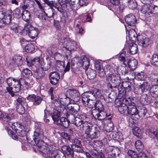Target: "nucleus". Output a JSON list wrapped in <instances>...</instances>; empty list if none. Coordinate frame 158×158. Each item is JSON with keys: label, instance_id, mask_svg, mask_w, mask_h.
<instances>
[{"label": "nucleus", "instance_id": "nucleus-1", "mask_svg": "<svg viewBox=\"0 0 158 158\" xmlns=\"http://www.w3.org/2000/svg\"><path fill=\"white\" fill-rule=\"evenodd\" d=\"M44 138L42 130L37 128L34 132L33 140L29 142L33 145L38 146L39 150L47 155L46 158H61V155L59 153L54 143L50 142L46 143L45 145H40Z\"/></svg>", "mask_w": 158, "mask_h": 158}, {"label": "nucleus", "instance_id": "nucleus-2", "mask_svg": "<svg viewBox=\"0 0 158 158\" xmlns=\"http://www.w3.org/2000/svg\"><path fill=\"white\" fill-rule=\"evenodd\" d=\"M87 128L85 129V134L86 137L87 139V143H89L90 140L98 138L100 136V131L98 128L93 126L90 123L87 125Z\"/></svg>", "mask_w": 158, "mask_h": 158}, {"label": "nucleus", "instance_id": "nucleus-3", "mask_svg": "<svg viewBox=\"0 0 158 158\" xmlns=\"http://www.w3.org/2000/svg\"><path fill=\"white\" fill-rule=\"evenodd\" d=\"M67 118L72 123H74V124L77 127L80 126L82 125L83 127H87L90 123L88 122V118L85 116H82L81 118L75 117L74 115L72 114L69 115Z\"/></svg>", "mask_w": 158, "mask_h": 158}, {"label": "nucleus", "instance_id": "nucleus-4", "mask_svg": "<svg viewBox=\"0 0 158 158\" xmlns=\"http://www.w3.org/2000/svg\"><path fill=\"white\" fill-rule=\"evenodd\" d=\"M22 31L23 34H28L29 36L32 39L35 38L38 34V29L32 27L31 25L29 23L25 24Z\"/></svg>", "mask_w": 158, "mask_h": 158}, {"label": "nucleus", "instance_id": "nucleus-5", "mask_svg": "<svg viewBox=\"0 0 158 158\" xmlns=\"http://www.w3.org/2000/svg\"><path fill=\"white\" fill-rule=\"evenodd\" d=\"M121 79L119 75L116 73H109L106 76V80L114 85V87H117L120 85L121 83Z\"/></svg>", "mask_w": 158, "mask_h": 158}, {"label": "nucleus", "instance_id": "nucleus-6", "mask_svg": "<svg viewBox=\"0 0 158 158\" xmlns=\"http://www.w3.org/2000/svg\"><path fill=\"white\" fill-rule=\"evenodd\" d=\"M150 84L148 82L144 81L142 84H141L134 89L135 93L137 94H143L145 90H147L150 87Z\"/></svg>", "mask_w": 158, "mask_h": 158}, {"label": "nucleus", "instance_id": "nucleus-7", "mask_svg": "<svg viewBox=\"0 0 158 158\" xmlns=\"http://www.w3.org/2000/svg\"><path fill=\"white\" fill-rule=\"evenodd\" d=\"M13 118L10 117L9 116H6L5 118V120H6V122L8 123L9 125L11 126L12 128L15 130L16 132L20 130V129H23V127L20 123H12L9 122V120Z\"/></svg>", "mask_w": 158, "mask_h": 158}, {"label": "nucleus", "instance_id": "nucleus-8", "mask_svg": "<svg viewBox=\"0 0 158 158\" xmlns=\"http://www.w3.org/2000/svg\"><path fill=\"white\" fill-rule=\"evenodd\" d=\"M22 64L21 56H15L10 60L9 65L11 68H14L21 66Z\"/></svg>", "mask_w": 158, "mask_h": 158}, {"label": "nucleus", "instance_id": "nucleus-9", "mask_svg": "<svg viewBox=\"0 0 158 158\" xmlns=\"http://www.w3.org/2000/svg\"><path fill=\"white\" fill-rule=\"evenodd\" d=\"M156 9H158L156 6L154 7L149 5V4H146L143 6L140 9L141 12L144 14L150 15V14H154V10Z\"/></svg>", "mask_w": 158, "mask_h": 158}, {"label": "nucleus", "instance_id": "nucleus-10", "mask_svg": "<svg viewBox=\"0 0 158 158\" xmlns=\"http://www.w3.org/2000/svg\"><path fill=\"white\" fill-rule=\"evenodd\" d=\"M66 95L69 97L71 99V100L73 102H77L80 99L79 96V94L77 90L70 89L68 90L67 92Z\"/></svg>", "mask_w": 158, "mask_h": 158}, {"label": "nucleus", "instance_id": "nucleus-11", "mask_svg": "<svg viewBox=\"0 0 158 158\" xmlns=\"http://www.w3.org/2000/svg\"><path fill=\"white\" fill-rule=\"evenodd\" d=\"M60 78L59 73L56 72H52L49 74L50 83L53 85H56Z\"/></svg>", "mask_w": 158, "mask_h": 158}, {"label": "nucleus", "instance_id": "nucleus-12", "mask_svg": "<svg viewBox=\"0 0 158 158\" xmlns=\"http://www.w3.org/2000/svg\"><path fill=\"white\" fill-rule=\"evenodd\" d=\"M95 94L91 91H89L82 94V101L86 102L88 100L96 99Z\"/></svg>", "mask_w": 158, "mask_h": 158}, {"label": "nucleus", "instance_id": "nucleus-13", "mask_svg": "<svg viewBox=\"0 0 158 158\" xmlns=\"http://www.w3.org/2000/svg\"><path fill=\"white\" fill-rule=\"evenodd\" d=\"M125 20L128 26H134L136 22L135 16L131 14H129L126 16Z\"/></svg>", "mask_w": 158, "mask_h": 158}, {"label": "nucleus", "instance_id": "nucleus-14", "mask_svg": "<svg viewBox=\"0 0 158 158\" xmlns=\"http://www.w3.org/2000/svg\"><path fill=\"white\" fill-rule=\"evenodd\" d=\"M13 87H7L6 90L11 95V97H14L16 95L15 93H17L19 92L21 90V84H18Z\"/></svg>", "mask_w": 158, "mask_h": 158}, {"label": "nucleus", "instance_id": "nucleus-15", "mask_svg": "<svg viewBox=\"0 0 158 158\" xmlns=\"http://www.w3.org/2000/svg\"><path fill=\"white\" fill-rule=\"evenodd\" d=\"M127 154L131 158H148L146 154L144 153L138 154L136 152L131 150L128 151Z\"/></svg>", "mask_w": 158, "mask_h": 158}, {"label": "nucleus", "instance_id": "nucleus-16", "mask_svg": "<svg viewBox=\"0 0 158 158\" xmlns=\"http://www.w3.org/2000/svg\"><path fill=\"white\" fill-rule=\"evenodd\" d=\"M95 111L96 110H93L92 113V114L96 119L101 120L105 119L107 116V114L103 111H98V113Z\"/></svg>", "mask_w": 158, "mask_h": 158}, {"label": "nucleus", "instance_id": "nucleus-17", "mask_svg": "<svg viewBox=\"0 0 158 158\" xmlns=\"http://www.w3.org/2000/svg\"><path fill=\"white\" fill-rule=\"evenodd\" d=\"M138 110L135 106L134 103L131 102L130 105H128V115L136 116L138 114Z\"/></svg>", "mask_w": 158, "mask_h": 158}, {"label": "nucleus", "instance_id": "nucleus-18", "mask_svg": "<svg viewBox=\"0 0 158 158\" xmlns=\"http://www.w3.org/2000/svg\"><path fill=\"white\" fill-rule=\"evenodd\" d=\"M51 115L55 124H58L60 123V120L61 119L60 112L55 110L53 113L51 114Z\"/></svg>", "mask_w": 158, "mask_h": 158}, {"label": "nucleus", "instance_id": "nucleus-19", "mask_svg": "<svg viewBox=\"0 0 158 158\" xmlns=\"http://www.w3.org/2000/svg\"><path fill=\"white\" fill-rule=\"evenodd\" d=\"M104 128L107 132L112 131L114 129V126L113 123L110 120H105L104 121Z\"/></svg>", "mask_w": 158, "mask_h": 158}, {"label": "nucleus", "instance_id": "nucleus-20", "mask_svg": "<svg viewBox=\"0 0 158 158\" xmlns=\"http://www.w3.org/2000/svg\"><path fill=\"white\" fill-rule=\"evenodd\" d=\"M6 83L8 87H12L15 86L17 84H20V79H17L12 77H9L6 80Z\"/></svg>", "mask_w": 158, "mask_h": 158}, {"label": "nucleus", "instance_id": "nucleus-21", "mask_svg": "<svg viewBox=\"0 0 158 158\" xmlns=\"http://www.w3.org/2000/svg\"><path fill=\"white\" fill-rule=\"evenodd\" d=\"M140 100L142 104L147 105L151 103V97L148 96L147 94H143L141 96Z\"/></svg>", "mask_w": 158, "mask_h": 158}, {"label": "nucleus", "instance_id": "nucleus-22", "mask_svg": "<svg viewBox=\"0 0 158 158\" xmlns=\"http://www.w3.org/2000/svg\"><path fill=\"white\" fill-rule=\"evenodd\" d=\"M61 149L66 155H69V157H71V158L73 157V150L69 146L64 145L62 147Z\"/></svg>", "mask_w": 158, "mask_h": 158}, {"label": "nucleus", "instance_id": "nucleus-23", "mask_svg": "<svg viewBox=\"0 0 158 158\" xmlns=\"http://www.w3.org/2000/svg\"><path fill=\"white\" fill-rule=\"evenodd\" d=\"M118 110L121 114L126 115H128V106L124 104H121L118 107Z\"/></svg>", "mask_w": 158, "mask_h": 158}, {"label": "nucleus", "instance_id": "nucleus-24", "mask_svg": "<svg viewBox=\"0 0 158 158\" xmlns=\"http://www.w3.org/2000/svg\"><path fill=\"white\" fill-rule=\"evenodd\" d=\"M80 64L83 68L86 70L89 66V60L86 57H83L81 60Z\"/></svg>", "mask_w": 158, "mask_h": 158}, {"label": "nucleus", "instance_id": "nucleus-25", "mask_svg": "<svg viewBox=\"0 0 158 158\" xmlns=\"http://www.w3.org/2000/svg\"><path fill=\"white\" fill-rule=\"evenodd\" d=\"M40 59L39 57H36L31 60L30 61L27 60V64L29 66L35 65V67L39 66Z\"/></svg>", "mask_w": 158, "mask_h": 158}, {"label": "nucleus", "instance_id": "nucleus-26", "mask_svg": "<svg viewBox=\"0 0 158 158\" xmlns=\"http://www.w3.org/2000/svg\"><path fill=\"white\" fill-rule=\"evenodd\" d=\"M149 92L152 96L155 98L158 97V85H152L150 88Z\"/></svg>", "mask_w": 158, "mask_h": 158}, {"label": "nucleus", "instance_id": "nucleus-27", "mask_svg": "<svg viewBox=\"0 0 158 158\" xmlns=\"http://www.w3.org/2000/svg\"><path fill=\"white\" fill-rule=\"evenodd\" d=\"M139 45L144 47H147L150 43L149 39L147 37H143L138 40Z\"/></svg>", "mask_w": 158, "mask_h": 158}, {"label": "nucleus", "instance_id": "nucleus-28", "mask_svg": "<svg viewBox=\"0 0 158 158\" xmlns=\"http://www.w3.org/2000/svg\"><path fill=\"white\" fill-rule=\"evenodd\" d=\"M68 109L73 113H77L80 110V106L77 104L68 105Z\"/></svg>", "mask_w": 158, "mask_h": 158}, {"label": "nucleus", "instance_id": "nucleus-29", "mask_svg": "<svg viewBox=\"0 0 158 158\" xmlns=\"http://www.w3.org/2000/svg\"><path fill=\"white\" fill-rule=\"evenodd\" d=\"M64 96V98H61V99H62V102L63 106H67V107L68 108V105H71V103L72 102L71 100V98L68 96L67 95H65L63 94Z\"/></svg>", "mask_w": 158, "mask_h": 158}, {"label": "nucleus", "instance_id": "nucleus-30", "mask_svg": "<svg viewBox=\"0 0 158 158\" xmlns=\"http://www.w3.org/2000/svg\"><path fill=\"white\" fill-rule=\"evenodd\" d=\"M45 75V72L42 69H39L35 72L33 76L37 79H40L44 77Z\"/></svg>", "mask_w": 158, "mask_h": 158}, {"label": "nucleus", "instance_id": "nucleus-31", "mask_svg": "<svg viewBox=\"0 0 158 158\" xmlns=\"http://www.w3.org/2000/svg\"><path fill=\"white\" fill-rule=\"evenodd\" d=\"M96 99L87 100L86 102H82L84 105L89 108H93L95 106Z\"/></svg>", "mask_w": 158, "mask_h": 158}, {"label": "nucleus", "instance_id": "nucleus-32", "mask_svg": "<svg viewBox=\"0 0 158 158\" xmlns=\"http://www.w3.org/2000/svg\"><path fill=\"white\" fill-rule=\"evenodd\" d=\"M86 72L88 78L89 79H93L96 77V71L92 69H89Z\"/></svg>", "mask_w": 158, "mask_h": 158}, {"label": "nucleus", "instance_id": "nucleus-33", "mask_svg": "<svg viewBox=\"0 0 158 158\" xmlns=\"http://www.w3.org/2000/svg\"><path fill=\"white\" fill-rule=\"evenodd\" d=\"M137 64V61L135 59L130 60L128 62V66L132 70H134L136 68Z\"/></svg>", "mask_w": 158, "mask_h": 158}, {"label": "nucleus", "instance_id": "nucleus-34", "mask_svg": "<svg viewBox=\"0 0 158 158\" xmlns=\"http://www.w3.org/2000/svg\"><path fill=\"white\" fill-rule=\"evenodd\" d=\"M95 109V110H98V111H103L104 110V106L102 103L99 100H97L96 101V103L95 105V106L94 107Z\"/></svg>", "mask_w": 158, "mask_h": 158}, {"label": "nucleus", "instance_id": "nucleus-35", "mask_svg": "<svg viewBox=\"0 0 158 158\" xmlns=\"http://www.w3.org/2000/svg\"><path fill=\"white\" fill-rule=\"evenodd\" d=\"M127 30L129 38L133 40H136L137 38V34L135 31L134 29Z\"/></svg>", "mask_w": 158, "mask_h": 158}, {"label": "nucleus", "instance_id": "nucleus-36", "mask_svg": "<svg viewBox=\"0 0 158 158\" xmlns=\"http://www.w3.org/2000/svg\"><path fill=\"white\" fill-rule=\"evenodd\" d=\"M22 19L26 22L29 20L30 18V12L27 10H24L22 11L21 14Z\"/></svg>", "mask_w": 158, "mask_h": 158}, {"label": "nucleus", "instance_id": "nucleus-37", "mask_svg": "<svg viewBox=\"0 0 158 158\" xmlns=\"http://www.w3.org/2000/svg\"><path fill=\"white\" fill-rule=\"evenodd\" d=\"M129 49L130 53L131 55H134L137 52V47L136 44L132 43L130 45Z\"/></svg>", "mask_w": 158, "mask_h": 158}, {"label": "nucleus", "instance_id": "nucleus-38", "mask_svg": "<svg viewBox=\"0 0 158 158\" xmlns=\"http://www.w3.org/2000/svg\"><path fill=\"white\" fill-rule=\"evenodd\" d=\"M151 64L154 66H158V55L156 54H153L151 59Z\"/></svg>", "mask_w": 158, "mask_h": 158}, {"label": "nucleus", "instance_id": "nucleus-39", "mask_svg": "<svg viewBox=\"0 0 158 158\" xmlns=\"http://www.w3.org/2000/svg\"><path fill=\"white\" fill-rule=\"evenodd\" d=\"M58 124L60 125L65 128H67L69 126V120L64 117H62L60 123Z\"/></svg>", "mask_w": 158, "mask_h": 158}, {"label": "nucleus", "instance_id": "nucleus-40", "mask_svg": "<svg viewBox=\"0 0 158 158\" xmlns=\"http://www.w3.org/2000/svg\"><path fill=\"white\" fill-rule=\"evenodd\" d=\"M133 134L138 137H141L142 135V132L141 129L138 127H135L132 128Z\"/></svg>", "mask_w": 158, "mask_h": 158}, {"label": "nucleus", "instance_id": "nucleus-41", "mask_svg": "<svg viewBox=\"0 0 158 158\" xmlns=\"http://www.w3.org/2000/svg\"><path fill=\"white\" fill-rule=\"evenodd\" d=\"M127 3L128 7L132 9L135 8L137 6L136 2L135 0H128Z\"/></svg>", "mask_w": 158, "mask_h": 158}, {"label": "nucleus", "instance_id": "nucleus-42", "mask_svg": "<svg viewBox=\"0 0 158 158\" xmlns=\"http://www.w3.org/2000/svg\"><path fill=\"white\" fill-rule=\"evenodd\" d=\"M135 146L138 151H142L144 148L142 142L139 140H137L135 142Z\"/></svg>", "mask_w": 158, "mask_h": 158}, {"label": "nucleus", "instance_id": "nucleus-43", "mask_svg": "<svg viewBox=\"0 0 158 158\" xmlns=\"http://www.w3.org/2000/svg\"><path fill=\"white\" fill-rule=\"evenodd\" d=\"M121 86L128 91L131 89V83L128 81H123L121 83Z\"/></svg>", "mask_w": 158, "mask_h": 158}, {"label": "nucleus", "instance_id": "nucleus-44", "mask_svg": "<svg viewBox=\"0 0 158 158\" xmlns=\"http://www.w3.org/2000/svg\"><path fill=\"white\" fill-rule=\"evenodd\" d=\"M25 49L26 52L28 53L34 51L35 48L33 44L30 43L26 46Z\"/></svg>", "mask_w": 158, "mask_h": 158}, {"label": "nucleus", "instance_id": "nucleus-45", "mask_svg": "<svg viewBox=\"0 0 158 158\" xmlns=\"http://www.w3.org/2000/svg\"><path fill=\"white\" fill-rule=\"evenodd\" d=\"M123 65H121L119 67V69L122 74H125L128 72V68L124 62H123Z\"/></svg>", "mask_w": 158, "mask_h": 158}, {"label": "nucleus", "instance_id": "nucleus-46", "mask_svg": "<svg viewBox=\"0 0 158 158\" xmlns=\"http://www.w3.org/2000/svg\"><path fill=\"white\" fill-rule=\"evenodd\" d=\"M22 74L24 77L29 78L31 76L32 72L28 69H25L23 70Z\"/></svg>", "mask_w": 158, "mask_h": 158}, {"label": "nucleus", "instance_id": "nucleus-47", "mask_svg": "<svg viewBox=\"0 0 158 158\" xmlns=\"http://www.w3.org/2000/svg\"><path fill=\"white\" fill-rule=\"evenodd\" d=\"M11 16V15L6 13L5 15L2 19L4 21V23L6 24H8L10 22Z\"/></svg>", "mask_w": 158, "mask_h": 158}, {"label": "nucleus", "instance_id": "nucleus-48", "mask_svg": "<svg viewBox=\"0 0 158 158\" xmlns=\"http://www.w3.org/2000/svg\"><path fill=\"white\" fill-rule=\"evenodd\" d=\"M120 153L119 149L117 148H114L110 155L112 157H115L116 155L118 156Z\"/></svg>", "mask_w": 158, "mask_h": 158}, {"label": "nucleus", "instance_id": "nucleus-49", "mask_svg": "<svg viewBox=\"0 0 158 158\" xmlns=\"http://www.w3.org/2000/svg\"><path fill=\"white\" fill-rule=\"evenodd\" d=\"M81 147L82 146L81 144H80V145H77L75 146H71L72 149L74 151L81 153L83 151L81 148Z\"/></svg>", "mask_w": 158, "mask_h": 158}, {"label": "nucleus", "instance_id": "nucleus-50", "mask_svg": "<svg viewBox=\"0 0 158 158\" xmlns=\"http://www.w3.org/2000/svg\"><path fill=\"white\" fill-rule=\"evenodd\" d=\"M146 113V110L144 108H141L139 112L138 111V114H137L136 116L137 117V118L139 117H144Z\"/></svg>", "mask_w": 158, "mask_h": 158}, {"label": "nucleus", "instance_id": "nucleus-51", "mask_svg": "<svg viewBox=\"0 0 158 158\" xmlns=\"http://www.w3.org/2000/svg\"><path fill=\"white\" fill-rule=\"evenodd\" d=\"M64 66V62L63 61L60 60L57 61L56 63V68L58 70L57 68L59 69L63 68ZM59 71V70H58Z\"/></svg>", "mask_w": 158, "mask_h": 158}, {"label": "nucleus", "instance_id": "nucleus-52", "mask_svg": "<svg viewBox=\"0 0 158 158\" xmlns=\"http://www.w3.org/2000/svg\"><path fill=\"white\" fill-rule=\"evenodd\" d=\"M136 76L138 80L140 81L144 80L146 77L144 73L143 72L138 73Z\"/></svg>", "mask_w": 158, "mask_h": 158}, {"label": "nucleus", "instance_id": "nucleus-53", "mask_svg": "<svg viewBox=\"0 0 158 158\" xmlns=\"http://www.w3.org/2000/svg\"><path fill=\"white\" fill-rule=\"evenodd\" d=\"M17 111L19 114H23L25 111V108L22 105H19L16 108Z\"/></svg>", "mask_w": 158, "mask_h": 158}, {"label": "nucleus", "instance_id": "nucleus-54", "mask_svg": "<svg viewBox=\"0 0 158 158\" xmlns=\"http://www.w3.org/2000/svg\"><path fill=\"white\" fill-rule=\"evenodd\" d=\"M42 99L39 96L35 95L34 98V104L35 105H39L41 102Z\"/></svg>", "mask_w": 158, "mask_h": 158}, {"label": "nucleus", "instance_id": "nucleus-55", "mask_svg": "<svg viewBox=\"0 0 158 158\" xmlns=\"http://www.w3.org/2000/svg\"><path fill=\"white\" fill-rule=\"evenodd\" d=\"M54 104L56 107H61L63 106L62 104V100L59 99H55L54 102Z\"/></svg>", "mask_w": 158, "mask_h": 158}, {"label": "nucleus", "instance_id": "nucleus-56", "mask_svg": "<svg viewBox=\"0 0 158 158\" xmlns=\"http://www.w3.org/2000/svg\"><path fill=\"white\" fill-rule=\"evenodd\" d=\"M16 132L19 136L22 137L25 136L27 134V131L25 130H23V129H20Z\"/></svg>", "mask_w": 158, "mask_h": 158}, {"label": "nucleus", "instance_id": "nucleus-57", "mask_svg": "<svg viewBox=\"0 0 158 158\" xmlns=\"http://www.w3.org/2000/svg\"><path fill=\"white\" fill-rule=\"evenodd\" d=\"M54 14V9L52 8H50L48 9V12L46 14L47 16L51 18L53 16Z\"/></svg>", "mask_w": 158, "mask_h": 158}, {"label": "nucleus", "instance_id": "nucleus-58", "mask_svg": "<svg viewBox=\"0 0 158 158\" xmlns=\"http://www.w3.org/2000/svg\"><path fill=\"white\" fill-rule=\"evenodd\" d=\"M41 69L44 71H47L48 70L50 67V65L49 64H42L41 65Z\"/></svg>", "mask_w": 158, "mask_h": 158}, {"label": "nucleus", "instance_id": "nucleus-59", "mask_svg": "<svg viewBox=\"0 0 158 158\" xmlns=\"http://www.w3.org/2000/svg\"><path fill=\"white\" fill-rule=\"evenodd\" d=\"M122 94H119V95H121ZM123 96L122 95L121 96V97H122V98H123L122 100L123 102L122 103V104H124L126 105H127L128 106L129 105H130V103L129 102V101L127 99V98H126L124 94H123Z\"/></svg>", "mask_w": 158, "mask_h": 158}, {"label": "nucleus", "instance_id": "nucleus-60", "mask_svg": "<svg viewBox=\"0 0 158 158\" xmlns=\"http://www.w3.org/2000/svg\"><path fill=\"white\" fill-rule=\"evenodd\" d=\"M153 137L155 138L158 141V131H156L149 133Z\"/></svg>", "mask_w": 158, "mask_h": 158}, {"label": "nucleus", "instance_id": "nucleus-61", "mask_svg": "<svg viewBox=\"0 0 158 158\" xmlns=\"http://www.w3.org/2000/svg\"><path fill=\"white\" fill-rule=\"evenodd\" d=\"M54 7L57 9L58 11L61 13L63 12V9L62 8V6L60 4H55Z\"/></svg>", "mask_w": 158, "mask_h": 158}, {"label": "nucleus", "instance_id": "nucleus-62", "mask_svg": "<svg viewBox=\"0 0 158 158\" xmlns=\"http://www.w3.org/2000/svg\"><path fill=\"white\" fill-rule=\"evenodd\" d=\"M44 120L45 122L47 123H48L49 122V120L47 118H48V116H49V113L48 111L44 110Z\"/></svg>", "mask_w": 158, "mask_h": 158}, {"label": "nucleus", "instance_id": "nucleus-63", "mask_svg": "<svg viewBox=\"0 0 158 158\" xmlns=\"http://www.w3.org/2000/svg\"><path fill=\"white\" fill-rule=\"evenodd\" d=\"M47 16L46 14H40L38 16V18L41 20L43 23H45L46 21Z\"/></svg>", "mask_w": 158, "mask_h": 158}, {"label": "nucleus", "instance_id": "nucleus-64", "mask_svg": "<svg viewBox=\"0 0 158 158\" xmlns=\"http://www.w3.org/2000/svg\"><path fill=\"white\" fill-rule=\"evenodd\" d=\"M101 63L97 61L95 62L94 64V70L95 71H98L101 68Z\"/></svg>", "mask_w": 158, "mask_h": 158}]
</instances>
